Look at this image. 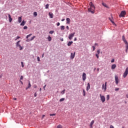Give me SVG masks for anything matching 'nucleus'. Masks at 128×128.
I'll use <instances>...</instances> for the list:
<instances>
[{"label": "nucleus", "mask_w": 128, "mask_h": 128, "mask_svg": "<svg viewBox=\"0 0 128 128\" xmlns=\"http://www.w3.org/2000/svg\"><path fill=\"white\" fill-rule=\"evenodd\" d=\"M60 30H64V26H61Z\"/></svg>", "instance_id": "nucleus-25"}, {"label": "nucleus", "mask_w": 128, "mask_h": 128, "mask_svg": "<svg viewBox=\"0 0 128 128\" xmlns=\"http://www.w3.org/2000/svg\"><path fill=\"white\" fill-rule=\"evenodd\" d=\"M49 6H50V5L48 4H47L46 5L45 8H46V10H48V8Z\"/></svg>", "instance_id": "nucleus-26"}, {"label": "nucleus", "mask_w": 128, "mask_h": 128, "mask_svg": "<svg viewBox=\"0 0 128 128\" xmlns=\"http://www.w3.org/2000/svg\"><path fill=\"white\" fill-rule=\"evenodd\" d=\"M64 92H66V90H64L62 92H61L62 94H64Z\"/></svg>", "instance_id": "nucleus-32"}, {"label": "nucleus", "mask_w": 128, "mask_h": 128, "mask_svg": "<svg viewBox=\"0 0 128 128\" xmlns=\"http://www.w3.org/2000/svg\"><path fill=\"white\" fill-rule=\"evenodd\" d=\"M32 86V85L30 84V82H28V86L26 88V90H28V88H30V87Z\"/></svg>", "instance_id": "nucleus-18"}, {"label": "nucleus", "mask_w": 128, "mask_h": 128, "mask_svg": "<svg viewBox=\"0 0 128 128\" xmlns=\"http://www.w3.org/2000/svg\"><path fill=\"white\" fill-rule=\"evenodd\" d=\"M13 100H16V98H14Z\"/></svg>", "instance_id": "nucleus-56"}, {"label": "nucleus", "mask_w": 128, "mask_h": 128, "mask_svg": "<svg viewBox=\"0 0 128 128\" xmlns=\"http://www.w3.org/2000/svg\"><path fill=\"white\" fill-rule=\"evenodd\" d=\"M46 85H44V90H46Z\"/></svg>", "instance_id": "nucleus-52"}, {"label": "nucleus", "mask_w": 128, "mask_h": 128, "mask_svg": "<svg viewBox=\"0 0 128 128\" xmlns=\"http://www.w3.org/2000/svg\"><path fill=\"white\" fill-rule=\"evenodd\" d=\"M34 16H38V12H34Z\"/></svg>", "instance_id": "nucleus-29"}, {"label": "nucleus", "mask_w": 128, "mask_h": 128, "mask_svg": "<svg viewBox=\"0 0 128 128\" xmlns=\"http://www.w3.org/2000/svg\"><path fill=\"white\" fill-rule=\"evenodd\" d=\"M94 124V120H92L90 124V128H92V124Z\"/></svg>", "instance_id": "nucleus-17"}, {"label": "nucleus", "mask_w": 128, "mask_h": 128, "mask_svg": "<svg viewBox=\"0 0 128 128\" xmlns=\"http://www.w3.org/2000/svg\"><path fill=\"white\" fill-rule=\"evenodd\" d=\"M20 40L17 42H16V48H19L20 50H22L24 48V47H22V46H20Z\"/></svg>", "instance_id": "nucleus-3"}, {"label": "nucleus", "mask_w": 128, "mask_h": 128, "mask_svg": "<svg viewBox=\"0 0 128 128\" xmlns=\"http://www.w3.org/2000/svg\"><path fill=\"white\" fill-rule=\"evenodd\" d=\"M8 18H9V22H12V18L10 16V14H8Z\"/></svg>", "instance_id": "nucleus-15"}, {"label": "nucleus", "mask_w": 128, "mask_h": 128, "mask_svg": "<svg viewBox=\"0 0 128 128\" xmlns=\"http://www.w3.org/2000/svg\"><path fill=\"white\" fill-rule=\"evenodd\" d=\"M35 38H36V36H32V37L30 39V42H32V40H34Z\"/></svg>", "instance_id": "nucleus-27"}, {"label": "nucleus", "mask_w": 128, "mask_h": 128, "mask_svg": "<svg viewBox=\"0 0 128 128\" xmlns=\"http://www.w3.org/2000/svg\"><path fill=\"white\" fill-rule=\"evenodd\" d=\"M102 89L104 90V92H106V82H105V86L104 84H102Z\"/></svg>", "instance_id": "nucleus-9"}, {"label": "nucleus", "mask_w": 128, "mask_h": 128, "mask_svg": "<svg viewBox=\"0 0 128 128\" xmlns=\"http://www.w3.org/2000/svg\"><path fill=\"white\" fill-rule=\"evenodd\" d=\"M100 98L101 102H106V97H104V96H102L101 94H100Z\"/></svg>", "instance_id": "nucleus-4"}, {"label": "nucleus", "mask_w": 128, "mask_h": 128, "mask_svg": "<svg viewBox=\"0 0 128 128\" xmlns=\"http://www.w3.org/2000/svg\"><path fill=\"white\" fill-rule=\"evenodd\" d=\"M82 80H84H84H86V73L84 72L82 74Z\"/></svg>", "instance_id": "nucleus-8"}, {"label": "nucleus", "mask_w": 128, "mask_h": 128, "mask_svg": "<svg viewBox=\"0 0 128 128\" xmlns=\"http://www.w3.org/2000/svg\"><path fill=\"white\" fill-rule=\"evenodd\" d=\"M50 116H56V114H50Z\"/></svg>", "instance_id": "nucleus-46"}, {"label": "nucleus", "mask_w": 128, "mask_h": 128, "mask_svg": "<svg viewBox=\"0 0 128 128\" xmlns=\"http://www.w3.org/2000/svg\"><path fill=\"white\" fill-rule=\"evenodd\" d=\"M27 28H28V26H24V30H27Z\"/></svg>", "instance_id": "nucleus-41"}, {"label": "nucleus", "mask_w": 128, "mask_h": 128, "mask_svg": "<svg viewBox=\"0 0 128 128\" xmlns=\"http://www.w3.org/2000/svg\"><path fill=\"white\" fill-rule=\"evenodd\" d=\"M76 38H74V42H76Z\"/></svg>", "instance_id": "nucleus-54"}, {"label": "nucleus", "mask_w": 128, "mask_h": 128, "mask_svg": "<svg viewBox=\"0 0 128 128\" xmlns=\"http://www.w3.org/2000/svg\"><path fill=\"white\" fill-rule=\"evenodd\" d=\"M100 54V50H97V54Z\"/></svg>", "instance_id": "nucleus-38"}, {"label": "nucleus", "mask_w": 128, "mask_h": 128, "mask_svg": "<svg viewBox=\"0 0 128 128\" xmlns=\"http://www.w3.org/2000/svg\"><path fill=\"white\" fill-rule=\"evenodd\" d=\"M109 20L112 22V24H114V21H112V20L110 19V18H109Z\"/></svg>", "instance_id": "nucleus-36"}, {"label": "nucleus", "mask_w": 128, "mask_h": 128, "mask_svg": "<svg viewBox=\"0 0 128 128\" xmlns=\"http://www.w3.org/2000/svg\"><path fill=\"white\" fill-rule=\"evenodd\" d=\"M66 28H67V30H69L70 28L68 27V26H66Z\"/></svg>", "instance_id": "nucleus-50"}, {"label": "nucleus", "mask_w": 128, "mask_h": 128, "mask_svg": "<svg viewBox=\"0 0 128 128\" xmlns=\"http://www.w3.org/2000/svg\"><path fill=\"white\" fill-rule=\"evenodd\" d=\"M54 32L52 31H52H50V32H49V34H54Z\"/></svg>", "instance_id": "nucleus-35"}, {"label": "nucleus", "mask_w": 128, "mask_h": 128, "mask_svg": "<svg viewBox=\"0 0 128 128\" xmlns=\"http://www.w3.org/2000/svg\"><path fill=\"white\" fill-rule=\"evenodd\" d=\"M64 98H62L60 100V102H64Z\"/></svg>", "instance_id": "nucleus-34"}, {"label": "nucleus", "mask_w": 128, "mask_h": 128, "mask_svg": "<svg viewBox=\"0 0 128 128\" xmlns=\"http://www.w3.org/2000/svg\"><path fill=\"white\" fill-rule=\"evenodd\" d=\"M76 34V32H73V33H72V34H70L68 36V39L70 40H72V38L74 36V34Z\"/></svg>", "instance_id": "nucleus-5"}, {"label": "nucleus", "mask_w": 128, "mask_h": 128, "mask_svg": "<svg viewBox=\"0 0 128 128\" xmlns=\"http://www.w3.org/2000/svg\"><path fill=\"white\" fill-rule=\"evenodd\" d=\"M89 6H90V8H88V12H91V14H94L96 7L92 4V2H90Z\"/></svg>", "instance_id": "nucleus-1"}, {"label": "nucleus", "mask_w": 128, "mask_h": 128, "mask_svg": "<svg viewBox=\"0 0 128 128\" xmlns=\"http://www.w3.org/2000/svg\"><path fill=\"white\" fill-rule=\"evenodd\" d=\"M94 70H96V68H94Z\"/></svg>", "instance_id": "nucleus-64"}, {"label": "nucleus", "mask_w": 128, "mask_h": 128, "mask_svg": "<svg viewBox=\"0 0 128 128\" xmlns=\"http://www.w3.org/2000/svg\"><path fill=\"white\" fill-rule=\"evenodd\" d=\"M64 19H62V22H64Z\"/></svg>", "instance_id": "nucleus-60"}, {"label": "nucleus", "mask_w": 128, "mask_h": 128, "mask_svg": "<svg viewBox=\"0 0 128 128\" xmlns=\"http://www.w3.org/2000/svg\"><path fill=\"white\" fill-rule=\"evenodd\" d=\"M99 54H96V56L97 58H100V56H98Z\"/></svg>", "instance_id": "nucleus-39"}, {"label": "nucleus", "mask_w": 128, "mask_h": 128, "mask_svg": "<svg viewBox=\"0 0 128 128\" xmlns=\"http://www.w3.org/2000/svg\"><path fill=\"white\" fill-rule=\"evenodd\" d=\"M122 40L123 42H124L125 44H126V52H128V41H126V38L124 37V36H122Z\"/></svg>", "instance_id": "nucleus-2"}, {"label": "nucleus", "mask_w": 128, "mask_h": 128, "mask_svg": "<svg viewBox=\"0 0 128 128\" xmlns=\"http://www.w3.org/2000/svg\"><path fill=\"white\" fill-rule=\"evenodd\" d=\"M116 68V64H112V67H111L112 70H114V68Z\"/></svg>", "instance_id": "nucleus-16"}, {"label": "nucleus", "mask_w": 128, "mask_h": 128, "mask_svg": "<svg viewBox=\"0 0 128 128\" xmlns=\"http://www.w3.org/2000/svg\"><path fill=\"white\" fill-rule=\"evenodd\" d=\"M116 92H118V90H120V88H115Z\"/></svg>", "instance_id": "nucleus-40"}, {"label": "nucleus", "mask_w": 128, "mask_h": 128, "mask_svg": "<svg viewBox=\"0 0 128 128\" xmlns=\"http://www.w3.org/2000/svg\"><path fill=\"white\" fill-rule=\"evenodd\" d=\"M96 70H97V72H98L100 70V68H98Z\"/></svg>", "instance_id": "nucleus-57"}, {"label": "nucleus", "mask_w": 128, "mask_h": 128, "mask_svg": "<svg viewBox=\"0 0 128 128\" xmlns=\"http://www.w3.org/2000/svg\"><path fill=\"white\" fill-rule=\"evenodd\" d=\"M20 80H24V76H20Z\"/></svg>", "instance_id": "nucleus-44"}, {"label": "nucleus", "mask_w": 128, "mask_h": 128, "mask_svg": "<svg viewBox=\"0 0 128 128\" xmlns=\"http://www.w3.org/2000/svg\"><path fill=\"white\" fill-rule=\"evenodd\" d=\"M110 128H114L112 125L110 126Z\"/></svg>", "instance_id": "nucleus-49"}, {"label": "nucleus", "mask_w": 128, "mask_h": 128, "mask_svg": "<svg viewBox=\"0 0 128 128\" xmlns=\"http://www.w3.org/2000/svg\"><path fill=\"white\" fill-rule=\"evenodd\" d=\"M90 83H88L86 90L87 92H88V90H90Z\"/></svg>", "instance_id": "nucleus-11"}, {"label": "nucleus", "mask_w": 128, "mask_h": 128, "mask_svg": "<svg viewBox=\"0 0 128 128\" xmlns=\"http://www.w3.org/2000/svg\"><path fill=\"white\" fill-rule=\"evenodd\" d=\"M126 11L121 12V13L119 15L120 18H122L124 16H126Z\"/></svg>", "instance_id": "nucleus-7"}, {"label": "nucleus", "mask_w": 128, "mask_h": 128, "mask_svg": "<svg viewBox=\"0 0 128 128\" xmlns=\"http://www.w3.org/2000/svg\"><path fill=\"white\" fill-rule=\"evenodd\" d=\"M128 74V67L126 68L125 72L124 73L123 77L124 78H126V76Z\"/></svg>", "instance_id": "nucleus-6"}, {"label": "nucleus", "mask_w": 128, "mask_h": 128, "mask_svg": "<svg viewBox=\"0 0 128 128\" xmlns=\"http://www.w3.org/2000/svg\"><path fill=\"white\" fill-rule=\"evenodd\" d=\"M126 98H128V94H126Z\"/></svg>", "instance_id": "nucleus-55"}, {"label": "nucleus", "mask_w": 128, "mask_h": 128, "mask_svg": "<svg viewBox=\"0 0 128 128\" xmlns=\"http://www.w3.org/2000/svg\"><path fill=\"white\" fill-rule=\"evenodd\" d=\"M56 128H62V126L61 125H58L57 126Z\"/></svg>", "instance_id": "nucleus-33"}, {"label": "nucleus", "mask_w": 128, "mask_h": 128, "mask_svg": "<svg viewBox=\"0 0 128 128\" xmlns=\"http://www.w3.org/2000/svg\"><path fill=\"white\" fill-rule=\"evenodd\" d=\"M74 42H72V41L69 42L68 44V46H72V44Z\"/></svg>", "instance_id": "nucleus-20"}, {"label": "nucleus", "mask_w": 128, "mask_h": 128, "mask_svg": "<svg viewBox=\"0 0 128 128\" xmlns=\"http://www.w3.org/2000/svg\"><path fill=\"white\" fill-rule=\"evenodd\" d=\"M40 92H42V88H40Z\"/></svg>", "instance_id": "nucleus-59"}, {"label": "nucleus", "mask_w": 128, "mask_h": 128, "mask_svg": "<svg viewBox=\"0 0 128 128\" xmlns=\"http://www.w3.org/2000/svg\"><path fill=\"white\" fill-rule=\"evenodd\" d=\"M37 96H38V94H36V93H35L34 94V97L36 98Z\"/></svg>", "instance_id": "nucleus-51"}, {"label": "nucleus", "mask_w": 128, "mask_h": 128, "mask_svg": "<svg viewBox=\"0 0 128 128\" xmlns=\"http://www.w3.org/2000/svg\"><path fill=\"white\" fill-rule=\"evenodd\" d=\"M115 82L116 84H118V77L117 76H115Z\"/></svg>", "instance_id": "nucleus-10"}, {"label": "nucleus", "mask_w": 128, "mask_h": 128, "mask_svg": "<svg viewBox=\"0 0 128 128\" xmlns=\"http://www.w3.org/2000/svg\"><path fill=\"white\" fill-rule=\"evenodd\" d=\"M66 20L67 22L66 24H70V18H67L66 19Z\"/></svg>", "instance_id": "nucleus-19"}, {"label": "nucleus", "mask_w": 128, "mask_h": 128, "mask_svg": "<svg viewBox=\"0 0 128 128\" xmlns=\"http://www.w3.org/2000/svg\"><path fill=\"white\" fill-rule=\"evenodd\" d=\"M94 46H98V44L96 43V44H94Z\"/></svg>", "instance_id": "nucleus-58"}, {"label": "nucleus", "mask_w": 128, "mask_h": 128, "mask_svg": "<svg viewBox=\"0 0 128 128\" xmlns=\"http://www.w3.org/2000/svg\"><path fill=\"white\" fill-rule=\"evenodd\" d=\"M111 62H114V59H112L111 60Z\"/></svg>", "instance_id": "nucleus-45"}, {"label": "nucleus", "mask_w": 128, "mask_h": 128, "mask_svg": "<svg viewBox=\"0 0 128 128\" xmlns=\"http://www.w3.org/2000/svg\"><path fill=\"white\" fill-rule=\"evenodd\" d=\"M18 22H22V16H20L18 18Z\"/></svg>", "instance_id": "nucleus-22"}, {"label": "nucleus", "mask_w": 128, "mask_h": 128, "mask_svg": "<svg viewBox=\"0 0 128 128\" xmlns=\"http://www.w3.org/2000/svg\"><path fill=\"white\" fill-rule=\"evenodd\" d=\"M18 38H20V36H17L16 38L15 39V40H18Z\"/></svg>", "instance_id": "nucleus-30"}, {"label": "nucleus", "mask_w": 128, "mask_h": 128, "mask_svg": "<svg viewBox=\"0 0 128 128\" xmlns=\"http://www.w3.org/2000/svg\"><path fill=\"white\" fill-rule=\"evenodd\" d=\"M60 40H61L62 42H64V38H61V39H60Z\"/></svg>", "instance_id": "nucleus-53"}, {"label": "nucleus", "mask_w": 128, "mask_h": 128, "mask_svg": "<svg viewBox=\"0 0 128 128\" xmlns=\"http://www.w3.org/2000/svg\"><path fill=\"white\" fill-rule=\"evenodd\" d=\"M21 64H22V68H24V62H21Z\"/></svg>", "instance_id": "nucleus-42"}, {"label": "nucleus", "mask_w": 128, "mask_h": 128, "mask_svg": "<svg viewBox=\"0 0 128 128\" xmlns=\"http://www.w3.org/2000/svg\"><path fill=\"white\" fill-rule=\"evenodd\" d=\"M43 116H44V115H43Z\"/></svg>", "instance_id": "nucleus-63"}, {"label": "nucleus", "mask_w": 128, "mask_h": 128, "mask_svg": "<svg viewBox=\"0 0 128 128\" xmlns=\"http://www.w3.org/2000/svg\"><path fill=\"white\" fill-rule=\"evenodd\" d=\"M60 24L59 22H58V23H57V26H59Z\"/></svg>", "instance_id": "nucleus-47"}, {"label": "nucleus", "mask_w": 128, "mask_h": 128, "mask_svg": "<svg viewBox=\"0 0 128 128\" xmlns=\"http://www.w3.org/2000/svg\"><path fill=\"white\" fill-rule=\"evenodd\" d=\"M102 4L104 6L105 8H108V5H106V4L104 3V2H102Z\"/></svg>", "instance_id": "nucleus-23"}, {"label": "nucleus", "mask_w": 128, "mask_h": 128, "mask_svg": "<svg viewBox=\"0 0 128 128\" xmlns=\"http://www.w3.org/2000/svg\"><path fill=\"white\" fill-rule=\"evenodd\" d=\"M37 60H38V62H40V57L38 56V57L37 58Z\"/></svg>", "instance_id": "nucleus-43"}, {"label": "nucleus", "mask_w": 128, "mask_h": 128, "mask_svg": "<svg viewBox=\"0 0 128 128\" xmlns=\"http://www.w3.org/2000/svg\"><path fill=\"white\" fill-rule=\"evenodd\" d=\"M92 48H93L92 50L93 52L94 51L96 50V46H92Z\"/></svg>", "instance_id": "nucleus-37"}, {"label": "nucleus", "mask_w": 128, "mask_h": 128, "mask_svg": "<svg viewBox=\"0 0 128 128\" xmlns=\"http://www.w3.org/2000/svg\"><path fill=\"white\" fill-rule=\"evenodd\" d=\"M32 34H29L26 36V38H27V40H26V42H30V39H28V38H30V36H31Z\"/></svg>", "instance_id": "nucleus-13"}, {"label": "nucleus", "mask_w": 128, "mask_h": 128, "mask_svg": "<svg viewBox=\"0 0 128 128\" xmlns=\"http://www.w3.org/2000/svg\"><path fill=\"white\" fill-rule=\"evenodd\" d=\"M106 100H110V95L106 96Z\"/></svg>", "instance_id": "nucleus-31"}, {"label": "nucleus", "mask_w": 128, "mask_h": 128, "mask_svg": "<svg viewBox=\"0 0 128 128\" xmlns=\"http://www.w3.org/2000/svg\"><path fill=\"white\" fill-rule=\"evenodd\" d=\"M75 56H76V52H74V54L71 53V54H70L71 60H74V58Z\"/></svg>", "instance_id": "nucleus-12"}, {"label": "nucleus", "mask_w": 128, "mask_h": 128, "mask_svg": "<svg viewBox=\"0 0 128 128\" xmlns=\"http://www.w3.org/2000/svg\"><path fill=\"white\" fill-rule=\"evenodd\" d=\"M34 88H38V86H36V85H34Z\"/></svg>", "instance_id": "nucleus-48"}, {"label": "nucleus", "mask_w": 128, "mask_h": 128, "mask_svg": "<svg viewBox=\"0 0 128 128\" xmlns=\"http://www.w3.org/2000/svg\"><path fill=\"white\" fill-rule=\"evenodd\" d=\"M20 82L22 83V81H20Z\"/></svg>", "instance_id": "nucleus-61"}, {"label": "nucleus", "mask_w": 128, "mask_h": 128, "mask_svg": "<svg viewBox=\"0 0 128 128\" xmlns=\"http://www.w3.org/2000/svg\"><path fill=\"white\" fill-rule=\"evenodd\" d=\"M42 58H44V54L42 55Z\"/></svg>", "instance_id": "nucleus-62"}, {"label": "nucleus", "mask_w": 128, "mask_h": 128, "mask_svg": "<svg viewBox=\"0 0 128 128\" xmlns=\"http://www.w3.org/2000/svg\"><path fill=\"white\" fill-rule=\"evenodd\" d=\"M48 42H50L52 40V37H50V36H48Z\"/></svg>", "instance_id": "nucleus-24"}, {"label": "nucleus", "mask_w": 128, "mask_h": 128, "mask_svg": "<svg viewBox=\"0 0 128 128\" xmlns=\"http://www.w3.org/2000/svg\"><path fill=\"white\" fill-rule=\"evenodd\" d=\"M26 24V22H24V20L20 24V26H24Z\"/></svg>", "instance_id": "nucleus-21"}, {"label": "nucleus", "mask_w": 128, "mask_h": 128, "mask_svg": "<svg viewBox=\"0 0 128 128\" xmlns=\"http://www.w3.org/2000/svg\"><path fill=\"white\" fill-rule=\"evenodd\" d=\"M83 93H84V96H86V90H83Z\"/></svg>", "instance_id": "nucleus-28"}, {"label": "nucleus", "mask_w": 128, "mask_h": 128, "mask_svg": "<svg viewBox=\"0 0 128 128\" xmlns=\"http://www.w3.org/2000/svg\"><path fill=\"white\" fill-rule=\"evenodd\" d=\"M48 16H49L50 18H54V14H52V13L50 12L48 13Z\"/></svg>", "instance_id": "nucleus-14"}]
</instances>
